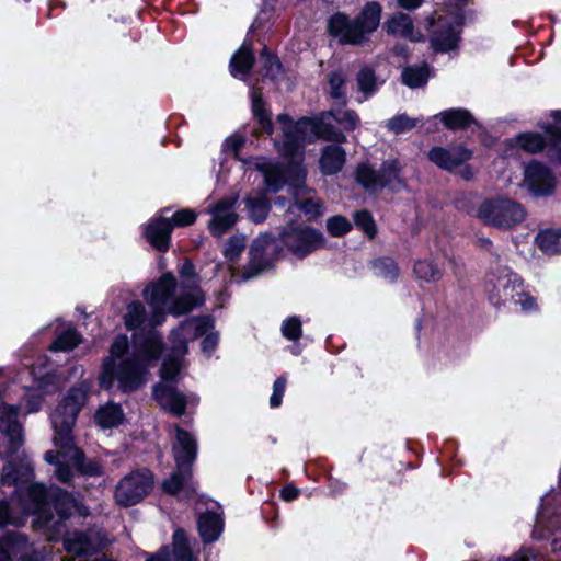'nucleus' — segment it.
I'll use <instances>...</instances> for the list:
<instances>
[{
  "label": "nucleus",
  "mask_w": 561,
  "mask_h": 561,
  "mask_svg": "<svg viewBox=\"0 0 561 561\" xmlns=\"http://www.w3.org/2000/svg\"><path fill=\"white\" fill-rule=\"evenodd\" d=\"M282 332L285 337L288 340H297L301 335V322L297 317H291L287 319L283 327Z\"/></svg>",
  "instance_id": "obj_48"
},
{
  "label": "nucleus",
  "mask_w": 561,
  "mask_h": 561,
  "mask_svg": "<svg viewBox=\"0 0 561 561\" xmlns=\"http://www.w3.org/2000/svg\"><path fill=\"white\" fill-rule=\"evenodd\" d=\"M237 198L225 197L211 209L213 218L208 224L209 230L215 236H221L228 231L237 221L238 215L234 209Z\"/></svg>",
  "instance_id": "obj_18"
},
{
  "label": "nucleus",
  "mask_w": 561,
  "mask_h": 561,
  "mask_svg": "<svg viewBox=\"0 0 561 561\" xmlns=\"http://www.w3.org/2000/svg\"><path fill=\"white\" fill-rule=\"evenodd\" d=\"M351 228V222L343 216H333L327 220V229L334 237L346 234Z\"/></svg>",
  "instance_id": "obj_43"
},
{
  "label": "nucleus",
  "mask_w": 561,
  "mask_h": 561,
  "mask_svg": "<svg viewBox=\"0 0 561 561\" xmlns=\"http://www.w3.org/2000/svg\"><path fill=\"white\" fill-rule=\"evenodd\" d=\"M385 27L389 34L408 38L412 42L423 39L422 34L414 32V26L411 18L408 14L398 12L394 13L386 23Z\"/></svg>",
  "instance_id": "obj_22"
},
{
  "label": "nucleus",
  "mask_w": 561,
  "mask_h": 561,
  "mask_svg": "<svg viewBox=\"0 0 561 561\" xmlns=\"http://www.w3.org/2000/svg\"><path fill=\"white\" fill-rule=\"evenodd\" d=\"M417 119L409 117L407 114H399L386 122V127L394 133L402 134L416 126Z\"/></svg>",
  "instance_id": "obj_39"
},
{
  "label": "nucleus",
  "mask_w": 561,
  "mask_h": 561,
  "mask_svg": "<svg viewBox=\"0 0 561 561\" xmlns=\"http://www.w3.org/2000/svg\"><path fill=\"white\" fill-rule=\"evenodd\" d=\"M187 543L185 533L182 529L175 530L173 535V554L171 561H196Z\"/></svg>",
  "instance_id": "obj_35"
},
{
  "label": "nucleus",
  "mask_w": 561,
  "mask_h": 561,
  "mask_svg": "<svg viewBox=\"0 0 561 561\" xmlns=\"http://www.w3.org/2000/svg\"><path fill=\"white\" fill-rule=\"evenodd\" d=\"M460 175L465 179V180H470L472 179L473 176V173H472V170L469 168V167H465L461 169L460 171Z\"/></svg>",
  "instance_id": "obj_64"
},
{
  "label": "nucleus",
  "mask_w": 561,
  "mask_h": 561,
  "mask_svg": "<svg viewBox=\"0 0 561 561\" xmlns=\"http://www.w3.org/2000/svg\"><path fill=\"white\" fill-rule=\"evenodd\" d=\"M22 518L18 516H13L9 504L5 501H0V526L5 525H21Z\"/></svg>",
  "instance_id": "obj_52"
},
{
  "label": "nucleus",
  "mask_w": 561,
  "mask_h": 561,
  "mask_svg": "<svg viewBox=\"0 0 561 561\" xmlns=\"http://www.w3.org/2000/svg\"><path fill=\"white\" fill-rule=\"evenodd\" d=\"M175 288V278L171 274H163L157 283H152L144 290L145 297L151 307L149 316L141 301H133L126 308L124 323L130 331L139 330L144 333L135 334L136 352L131 357L125 356L128 350V339L117 336L110 348V355L103 360L99 383L110 389L114 381L125 391H135L145 383L147 364L159 358L163 345L161 335L156 325L163 322L167 313L181 316L190 312L199 296L187 294L171 299Z\"/></svg>",
  "instance_id": "obj_1"
},
{
  "label": "nucleus",
  "mask_w": 561,
  "mask_h": 561,
  "mask_svg": "<svg viewBox=\"0 0 561 561\" xmlns=\"http://www.w3.org/2000/svg\"><path fill=\"white\" fill-rule=\"evenodd\" d=\"M260 71L262 72V76L265 79H270L271 81L277 83L279 77L283 75L282 64L277 57L270 53L266 46L260 54Z\"/></svg>",
  "instance_id": "obj_31"
},
{
  "label": "nucleus",
  "mask_w": 561,
  "mask_h": 561,
  "mask_svg": "<svg viewBox=\"0 0 561 561\" xmlns=\"http://www.w3.org/2000/svg\"><path fill=\"white\" fill-rule=\"evenodd\" d=\"M20 503L23 512L37 515L36 524L46 529L49 528V523L53 520L51 507L59 515V520L55 525H60V522L73 512L85 514V507L58 486L46 489L43 484H32L27 488L25 495L20 496Z\"/></svg>",
  "instance_id": "obj_5"
},
{
  "label": "nucleus",
  "mask_w": 561,
  "mask_h": 561,
  "mask_svg": "<svg viewBox=\"0 0 561 561\" xmlns=\"http://www.w3.org/2000/svg\"><path fill=\"white\" fill-rule=\"evenodd\" d=\"M213 329V320L209 318L188 319L182 322L171 333L172 353L167 357L175 358L187 353V342L207 334Z\"/></svg>",
  "instance_id": "obj_13"
},
{
  "label": "nucleus",
  "mask_w": 561,
  "mask_h": 561,
  "mask_svg": "<svg viewBox=\"0 0 561 561\" xmlns=\"http://www.w3.org/2000/svg\"><path fill=\"white\" fill-rule=\"evenodd\" d=\"M105 536L94 530L88 533L72 531L64 539V548L66 551L76 556L92 554L105 546Z\"/></svg>",
  "instance_id": "obj_16"
},
{
  "label": "nucleus",
  "mask_w": 561,
  "mask_h": 561,
  "mask_svg": "<svg viewBox=\"0 0 561 561\" xmlns=\"http://www.w3.org/2000/svg\"><path fill=\"white\" fill-rule=\"evenodd\" d=\"M197 447L195 439L190 433L176 427V443L173 446V454L176 467H188L196 458Z\"/></svg>",
  "instance_id": "obj_20"
},
{
  "label": "nucleus",
  "mask_w": 561,
  "mask_h": 561,
  "mask_svg": "<svg viewBox=\"0 0 561 561\" xmlns=\"http://www.w3.org/2000/svg\"><path fill=\"white\" fill-rule=\"evenodd\" d=\"M525 216L524 207L510 198L488 199L478 208V217L497 228H511L522 222Z\"/></svg>",
  "instance_id": "obj_10"
},
{
  "label": "nucleus",
  "mask_w": 561,
  "mask_h": 561,
  "mask_svg": "<svg viewBox=\"0 0 561 561\" xmlns=\"http://www.w3.org/2000/svg\"><path fill=\"white\" fill-rule=\"evenodd\" d=\"M80 342L79 334L75 330H67L60 334L51 345L55 351H69L77 346Z\"/></svg>",
  "instance_id": "obj_42"
},
{
  "label": "nucleus",
  "mask_w": 561,
  "mask_h": 561,
  "mask_svg": "<svg viewBox=\"0 0 561 561\" xmlns=\"http://www.w3.org/2000/svg\"><path fill=\"white\" fill-rule=\"evenodd\" d=\"M168 208L162 210L160 217L151 219L145 228L146 240L150 245H169L171 231L175 226H188L196 220V213L192 209H182L167 217Z\"/></svg>",
  "instance_id": "obj_11"
},
{
  "label": "nucleus",
  "mask_w": 561,
  "mask_h": 561,
  "mask_svg": "<svg viewBox=\"0 0 561 561\" xmlns=\"http://www.w3.org/2000/svg\"><path fill=\"white\" fill-rule=\"evenodd\" d=\"M297 259H304L311 253L312 248H288Z\"/></svg>",
  "instance_id": "obj_61"
},
{
  "label": "nucleus",
  "mask_w": 561,
  "mask_h": 561,
  "mask_svg": "<svg viewBox=\"0 0 561 561\" xmlns=\"http://www.w3.org/2000/svg\"><path fill=\"white\" fill-rule=\"evenodd\" d=\"M251 103H252V112L257 121L261 129L268 135L273 133V124L271 119V113L265 108V104L262 100L261 90L257 88H252L251 90Z\"/></svg>",
  "instance_id": "obj_28"
},
{
  "label": "nucleus",
  "mask_w": 561,
  "mask_h": 561,
  "mask_svg": "<svg viewBox=\"0 0 561 561\" xmlns=\"http://www.w3.org/2000/svg\"><path fill=\"white\" fill-rule=\"evenodd\" d=\"M346 161V152L339 145H328L322 148L319 160L320 171L324 175L339 173Z\"/></svg>",
  "instance_id": "obj_21"
},
{
  "label": "nucleus",
  "mask_w": 561,
  "mask_h": 561,
  "mask_svg": "<svg viewBox=\"0 0 561 561\" xmlns=\"http://www.w3.org/2000/svg\"><path fill=\"white\" fill-rule=\"evenodd\" d=\"M31 474L32 468L28 463L16 467L10 461L3 467L1 482L3 484H18L21 480H28Z\"/></svg>",
  "instance_id": "obj_34"
},
{
  "label": "nucleus",
  "mask_w": 561,
  "mask_h": 561,
  "mask_svg": "<svg viewBox=\"0 0 561 561\" xmlns=\"http://www.w3.org/2000/svg\"><path fill=\"white\" fill-rule=\"evenodd\" d=\"M414 273L421 279L433 283L442 278V271L433 261L423 260L417 261L414 265Z\"/></svg>",
  "instance_id": "obj_38"
},
{
  "label": "nucleus",
  "mask_w": 561,
  "mask_h": 561,
  "mask_svg": "<svg viewBox=\"0 0 561 561\" xmlns=\"http://www.w3.org/2000/svg\"><path fill=\"white\" fill-rule=\"evenodd\" d=\"M218 343V336L216 334H207L202 342V350L205 354L209 355Z\"/></svg>",
  "instance_id": "obj_55"
},
{
  "label": "nucleus",
  "mask_w": 561,
  "mask_h": 561,
  "mask_svg": "<svg viewBox=\"0 0 561 561\" xmlns=\"http://www.w3.org/2000/svg\"><path fill=\"white\" fill-rule=\"evenodd\" d=\"M123 416V411L118 404L107 403L98 409L95 422L103 428H111L121 424Z\"/></svg>",
  "instance_id": "obj_30"
},
{
  "label": "nucleus",
  "mask_w": 561,
  "mask_h": 561,
  "mask_svg": "<svg viewBox=\"0 0 561 561\" xmlns=\"http://www.w3.org/2000/svg\"><path fill=\"white\" fill-rule=\"evenodd\" d=\"M374 268L377 274L382 275L387 278L393 279L398 275V267L393 261L389 259H382L374 263Z\"/></svg>",
  "instance_id": "obj_49"
},
{
  "label": "nucleus",
  "mask_w": 561,
  "mask_h": 561,
  "mask_svg": "<svg viewBox=\"0 0 561 561\" xmlns=\"http://www.w3.org/2000/svg\"><path fill=\"white\" fill-rule=\"evenodd\" d=\"M546 133L550 140L554 142H561V127L557 125H550L546 128Z\"/></svg>",
  "instance_id": "obj_58"
},
{
  "label": "nucleus",
  "mask_w": 561,
  "mask_h": 561,
  "mask_svg": "<svg viewBox=\"0 0 561 561\" xmlns=\"http://www.w3.org/2000/svg\"><path fill=\"white\" fill-rule=\"evenodd\" d=\"M535 245H561V228L551 227L539 230Z\"/></svg>",
  "instance_id": "obj_40"
},
{
  "label": "nucleus",
  "mask_w": 561,
  "mask_h": 561,
  "mask_svg": "<svg viewBox=\"0 0 561 561\" xmlns=\"http://www.w3.org/2000/svg\"><path fill=\"white\" fill-rule=\"evenodd\" d=\"M546 526H545V519H543V516L540 514L538 517H537V522H536V526H535V529H534V536L537 537V538H543L546 537Z\"/></svg>",
  "instance_id": "obj_59"
},
{
  "label": "nucleus",
  "mask_w": 561,
  "mask_h": 561,
  "mask_svg": "<svg viewBox=\"0 0 561 561\" xmlns=\"http://www.w3.org/2000/svg\"><path fill=\"white\" fill-rule=\"evenodd\" d=\"M243 145L244 139L241 136H230L224 141L222 151L238 159V153Z\"/></svg>",
  "instance_id": "obj_51"
},
{
  "label": "nucleus",
  "mask_w": 561,
  "mask_h": 561,
  "mask_svg": "<svg viewBox=\"0 0 561 561\" xmlns=\"http://www.w3.org/2000/svg\"><path fill=\"white\" fill-rule=\"evenodd\" d=\"M354 220L356 226L360 228L369 238H373L375 236L376 226L371 215L368 211H357L354 216Z\"/></svg>",
  "instance_id": "obj_45"
},
{
  "label": "nucleus",
  "mask_w": 561,
  "mask_h": 561,
  "mask_svg": "<svg viewBox=\"0 0 561 561\" xmlns=\"http://www.w3.org/2000/svg\"><path fill=\"white\" fill-rule=\"evenodd\" d=\"M276 242V238L272 234H264L263 236V240L261 241V239H256L254 241V244L253 245H268L270 243H275Z\"/></svg>",
  "instance_id": "obj_62"
},
{
  "label": "nucleus",
  "mask_w": 561,
  "mask_h": 561,
  "mask_svg": "<svg viewBox=\"0 0 561 561\" xmlns=\"http://www.w3.org/2000/svg\"><path fill=\"white\" fill-rule=\"evenodd\" d=\"M513 302L519 305L523 311L537 310L536 299L529 296L528 294L524 293L523 290L517 295Z\"/></svg>",
  "instance_id": "obj_53"
},
{
  "label": "nucleus",
  "mask_w": 561,
  "mask_h": 561,
  "mask_svg": "<svg viewBox=\"0 0 561 561\" xmlns=\"http://www.w3.org/2000/svg\"><path fill=\"white\" fill-rule=\"evenodd\" d=\"M402 167L398 159H388L376 168L369 161L357 164L354 175L355 181L366 192L378 193L385 188L400 192L407 187L401 176Z\"/></svg>",
  "instance_id": "obj_7"
},
{
  "label": "nucleus",
  "mask_w": 561,
  "mask_h": 561,
  "mask_svg": "<svg viewBox=\"0 0 561 561\" xmlns=\"http://www.w3.org/2000/svg\"><path fill=\"white\" fill-rule=\"evenodd\" d=\"M193 275H194L193 265L191 263L183 264V266L181 268V276L187 277V280L183 282L182 288H186L187 290H183L178 294L176 287H175L173 290V296L171 297L172 300L182 295L197 294L199 296V298H198L199 300H198V302H196V305L194 307H196L203 302L204 297L202 295L201 289L195 287V282L193 279Z\"/></svg>",
  "instance_id": "obj_36"
},
{
  "label": "nucleus",
  "mask_w": 561,
  "mask_h": 561,
  "mask_svg": "<svg viewBox=\"0 0 561 561\" xmlns=\"http://www.w3.org/2000/svg\"><path fill=\"white\" fill-rule=\"evenodd\" d=\"M54 444L57 447V450L56 451H54V450L46 451L44 458L49 463L58 465V462H60L59 457H61L64 460H65V457L61 455L60 445L59 444L57 445L55 440H54Z\"/></svg>",
  "instance_id": "obj_56"
},
{
  "label": "nucleus",
  "mask_w": 561,
  "mask_h": 561,
  "mask_svg": "<svg viewBox=\"0 0 561 561\" xmlns=\"http://www.w3.org/2000/svg\"><path fill=\"white\" fill-rule=\"evenodd\" d=\"M287 380L285 377H279L275 380L273 385V393L270 399V404L272 408H277L282 404V399L285 393Z\"/></svg>",
  "instance_id": "obj_50"
},
{
  "label": "nucleus",
  "mask_w": 561,
  "mask_h": 561,
  "mask_svg": "<svg viewBox=\"0 0 561 561\" xmlns=\"http://www.w3.org/2000/svg\"><path fill=\"white\" fill-rule=\"evenodd\" d=\"M380 16L381 5L371 1L355 19L343 12L333 13L327 21V31L342 45H360L377 30Z\"/></svg>",
  "instance_id": "obj_6"
},
{
  "label": "nucleus",
  "mask_w": 561,
  "mask_h": 561,
  "mask_svg": "<svg viewBox=\"0 0 561 561\" xmlns=\"http://www.w3.org/2000/svg\"><path fill=\"white\" fill-rule=\"evenodd\" d=\"M553 552L556 558L553 561H561V533L556 534V538L552 541ZM497 561H538L537 556L531 551H525L513 556L512 558H504Z\"/></svg>",
  "instance_id": "obj_41"
},
{
  "label": "nucleus",
  "mask_w": 561,
  "mask_h": 561,
  "mask_svg": "<svg viewBox=\"0 0 561 561\" xmlns=\"http://www.w3.org/2000/svg\"><path fill=\"white\" fill-rule=\"evenodd\" d=\"M522 186L534 197L549 196L554 192L556 179L546 164L533 160L524 167Z\"/></svg>",
  "instance_id": "obj_14"
},
{
  "label": "nucleus",
  "mask_w": 561,
  "mask_h": 561,
  "mask_svg": "<svg viewBox=\"0 0 561 561\" xmlns=\"http://www.w3.org/2000/svg\"><path fill=\"white\" fill-rule=\"evenodd\" d=\"M245 207L249 217L254 222H262L265 220L270 211V202L265 194H257L255 196H249L245 199Z\"/></svg>",
  "instance_id": "obj_33"
},
{
  "label": "nucleus",
  "mask_w": 561,
  "mask_h": 561,
  "mask_svg": "<svg viewBox=\"0 0 561 561\" xmlns=\"http://www.w3.org/2000/svg\"><path fill=\"white\" fill-rule=\"evenodd\" d=\"M333 121L344 130H353L359 124L358 115L344 108L330 110L313 117H302L297 122H293L287 114H279L277 122L282 125L283 135L280 139L274 140L275 146L283 156H301L306 142H313L317 139L345 142L346 136L332 125Z\"/></svg>",
  "instance_id": "obj_2"
},
{
  "label": "nucleus",
  "mask_w": 561,
  "mask_h": 561,
  "mask_svg": "<svg viewBox=\"0 0 561 561\" xmlns=\"http://www.w3.org/2000/svg\"><path fill=\"white\" fill-rule=\"evenodd\" d=\"M345 77L341 71H334L329 76L331 96L344 103L345 92L343 90Z\"/></svg>",
  "instance_id": "obj_44"
},
{
  "label": "nucleus",
  "mask_w": 561,
  "mask_h": 561,
  "mask_svg": "<svg viewBox=\"0 0 561 561\" xmlns=\"http://www.w3.org/2000/svg\"><path fill=\"white\" fill-rule=\"evenodd\" d=\"M254 62L250 44L243 43L230 59V72L234 78L245 80Z\"/></svg>",
  "instance_id": "obj_23"
},
{
  "label": "nucleus",
  "mask_w": 561,
  "mask_h": 561,
  "mask_svg": "<svg viewBox=\"0 0 561 561\" xmlns=\"http://www.w3.org/2000/svg\"><path fill=\"white\" fill-rule=\"evenodd\" d=\"M392 51H393L394 55L400 56L402 58H407L408 57V47L404 44H397L392 48Z\"/></svg>",
  "instance_id": "obj_63"
},
{
  "label": "nucleus",
  "mask_w": 561,
  "mask_h": 561,
  "mask_svg": "<svg viewBox=\"0 0 561 561\" xmlns=\"http://www.w3.org/2000/svg\"><path fill=\"white\" fill-rule=\"evenodd\" d=\"M222 529V520L215 513H206L198 518V531L205 542H213L218 539Z\"/></svg>",
  "instance_id": "obj_27"
},
{
  "label": "nucleus",
  "mask_w": 561,
  "mask_h": 561,
  "mask_svg": "<svg viewBox=\"0 0 561 561\" xmlns=\"http://www.w3.org/2000/svg\"><path fill=\"white\" fill-rule=\"evenodd\" d=\"M178 470L169 479H167L162 486L163 490L169 494H176L182 489L195 492V486L191 481L192 471L188 467H176Z\"/></svg>",
  "instance_id": "obj_26"
},
{
  "label": "nucleus",
  "mask_w": 561,
  "mask_h": 561,
  "mask_svg": "<svg viewBox=\"0 0 561 561\" xmlns=\"http://www.w3.org/2000/svg\"><path fill=\"white\" fill-rule=\"evenodd\" d=\"M287 157L291 158V161L286 169L268 159H257L255 167L263 174L266 190L276 193L284 187L285 183H288L295 198V206L298 209L304 211L309 219L322 216L324 206L320 199L313 197L300 199L306 192H310L305 184L307 172L302 165L304 154Z\"/></svg>",
  "instance_id": "obj_4"
},
{
  "label": "nucleus",
  "mask_w": 561,
  "mask_h": 561,
  "mask_svg": "<svg viewBox=\"0 0 561 561\" xmlns=\"http://www.w3.org/2000/svg\"><path fill=\"white\" fill-rule=\"evenodd\" d=\"M466 0H455L454 10L447 15H438L430 22L431 44L435 51L447 53L457 47L463 22L461 9Z\"/></svg>",
  "instance_id": "obj_9"
},
{
  "label": "nucleus",
  "mask_w": 561,
  "mask_h": 561,
  "mask_svg": "<svg viewBox=\"0 0 561 561\" xmlns=\"http://www.w3.org/2000/svg\"><path fill=\"white\" fill-rule=\"evenodd\" d=\"M181 368V362L172 357L163 360L161 381L153 388V398L164 411L181 416L185 413L187 398L174 386V379Z\"/></svg>",
  "instance_id": "obj_8"
},
{
  "label": "nucleus",
  "mask_w": 561,
  "mask_h": 561,
  "mask_svg": "<svg viewBox=\"0 0 561 561\" xmlns=\"http://www.w3.org/2000/svg\"><path fill=\"white\" fill-rule=\"evenodd\" d=\"M423 0H398L401 8L405 10H414L422 4Z\"/></svg>",
  "instance_id": "obj_60"
},
{
  "label": "nucleus",
  "mask_w": 561,
  "mask_h": 561,
  "mask_svg": "<svg viewBox=\"0 0 561 561\" xmlns=\"http://www.w3.org/2000/svg\"><path fill=\"white\" fill-rule=\"evenodd\" d=\"M90 389L91 382L87 380L70 388L51 414V424L55 431V442L60 445L65 460L71 461L83 474L100 476L102 473L100 463L91 460L85 465L84 455L75 445L72 436L77 416L87 402Z\"/></svg>",
  "instance_id": "obj_3"
},
{
  "label": "nucleus",
  "mask_w": 561,
  "mask_h": 561,
  "mask_svg": "<svg viewBox=\"0 0 561 561\" xmlns=\"http://www.w3.org/2000/svg\"><path fill=\"white\" fill-rule=\"evenodd\" d=\"M20 407L0 399V432L9 439V453L14 454L23 445V428L18 420Z\"/></svg>",
  "instance_id": "obj_15"
},
{
  "label": "nucleus",
  "mask_w": 561,
  "mask_h": 561,
  "mask_svg": "<svg viewBox=\"0 0 561 561\" xmlns=\"http://www.w3.org/2000/svg\"><path fill=\"white\" fill-rule=\"evenodd\" d=\"M439 118L444 126L451 130L463 129L473 123V117L467 110L449 108L433 117Z\"/></svg>",
  "instance_id": "obj_25"
},
{
  "label": "nucleus",
  "mask_w": 561,
  "mask_h": 561,
  "mask_svg": "<svg viewBox=\"0 0 561 561\" xmlns=\"http://www.w3.org/2000/svg\"><path fill=\"white\" fill-rule=\"evenodd\" d=\"M493 289L494 293L492 298L496 299L497 304H506L507 301H513L523 290L522 279L517 274L505 270L501 275L496 277Z\"/></svg>",
  "instance_id": "obj_19"
},
{
  "label": "nucleus",
  "mask_w": 561,
  "mask_h": 561,
  "mask_svg": "<svg viewBox=\"0 0 561 561\" xmlns=\"http://www.w3.org/2000/svg\"><path fill=\"white\" fill-rule=\"evenodd\" d=\"M427 157L438 168L454 172L471 159L472 152L463 146L433 147Z\"/></svg>",
  "instance_id": "obj_17"
},
{
  "label": "nucleus",
  "mask_w": 561,
  "mask_h": 561,
  "mask_svg": "<svg viewBox=\"0 0 561 561\" xmlns=\"http://www.w3.org/2000/svg\"><path fill=\"white\" fill-rule=\"evenodd\" d=\"M299 494V490L293 485H287L282 490L280 496L284 501L290 502Z\"/></svg>",
  "instance_id": "obj_57"
},
{
  "label": "nucleus",
  "mask_w": 561,
  "mask_h": 561,
  "mask_svg": "<svg viewBox=\"0 0 561 561\" xmlns=\"http://www.w3.org/2000/svg\"><path fill=\"white\" fill-rule=\"evenodd\" d=\"M265 249L266 248H250V265L251 268L255 270L256 272L265 270L270 266V262L265 257Z\"/></svg>",
  "instance_id": "obj_46"
},
{
  "label": "nucleus",
  "mask_w": 561,
  "mask_h": 561,
  "mask_svg": "<svg viewBox=\"0 0 561 561\" xmlns=\"http://www.w3.org/2000/svg\"><path fill=\"white\" fill-rule=\"evenodd\" d=\"M279 238L286 242L287 238H293L300 242L299 245H321L323 242L322 233L309 226H298L290 228V231L284 230L279 233Z\"/></svg>",
  "instance_id": "obj_24"
},
{
  "label": "nucleus",
  "mask_w": 561,
  "mask_h": 561,
  "mask_svg": "<svg viewBox=\"0 0 561 561\" xmlns=\"http://www.w3.org/2000/svg\"><path fill=\"white\" fill-rule=\"evenodd\" d=\"M515 141L523 150L530 153L541 151L546 145V139L538 133L520 134Z\"/></svg>",
  "instance_id": "obj_37"
},
{
  "label": "nucleus",
  "mask_w": 561,
  "mask_h": 561,
  "mask_svg": "<svg viewBox=\"0 0 561 561\" xmlns=\"http://www.w3.org/2000/svg\"><path fill=\"white\" fill-rule=\"evenodd\" d=\"M430 77V67L424 64L421 66H409L402 71V83L411 89H416L426 84Z\"/></svg>",
  "instance_id": "obj_32"
},
{
  "label": "nucleus",
  "mask_w": 561,
  "mask_h": 561,
  "mask_svg": "<svg viewBox=\"0 0 561 561\" xmlns=\"http://www.w3.org/2000/svg\"><path fill=\"white\" fill-rule=\"evenodd\" d=\"M538 250L541 254L537 253L536 248H525V250L522 252V255L528 262L536 263L541 259V256H550L561 253L559 248H538Z\"/></svg>",
  "instance_id": "obj_47"
},
{
  "label": "nucleus",
  "mask_w": 561,
  "mask_h": 561,
  "mask_svg": "<svg viewBox=\"0 0 561 561\" xmlns=\"http://www.w3.org/2000/svg\"><path fill=\"white\" fill-rule=\"evenodd\" d=\"M153 486V476L147 469L126 474L116 485L115 502L124 507L133 506L147 496Z\"/></svg>",
  "instance_id": "obj_12"
},
{
  "label": "nucleus",
  "mask_w": 561,
  "mask_h": 561,
  "mask_svg": "<svg viewBox=\"0 0 561 561\" xmlns=\"http://www.w3.org/2000/svg\"><path fill=\"white\" fill-rule=\"evenodd\" d=\"M358 91L363 94V98L358 99V102H364L371 95H374L379 88L375 71L369 67H363L356 76Z\"/></svg>",
  "instance_id": "obj_29"
},
{
  "label": "nucleus",
  "mask_w": 561,
  "mask_h": 561,
  "mask_svg": "<svg viewBox=\"0 0 561 561\" xmlns=\"http://www.w3.org/2000/svg\"><path fill=\"white\" fill-rule=\"evenodd\" d=\"M68 462H70V461L64 460V461L58 462L56 471H55L57 479L64 483L69 482L72 477V470L69 467Z\"/></svg>",
  "instance_id": "obj_54"
}]
</instances>
